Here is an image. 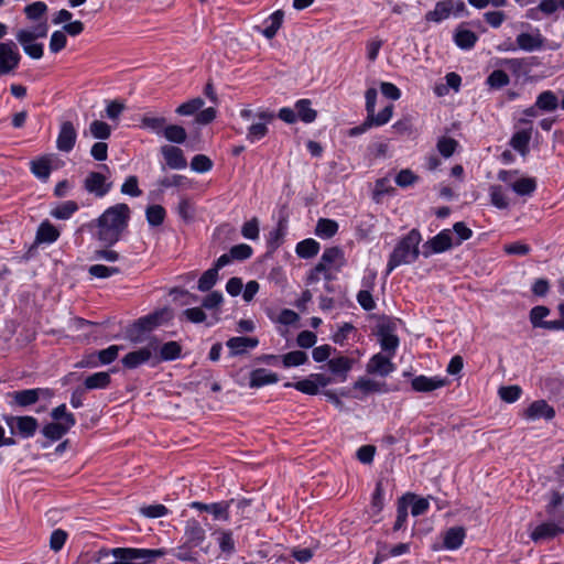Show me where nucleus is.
I'll return each instance as SVG.
<instances>
[{"label": "nucleus", "mask_w": 564, "mask_h": 564, "mask_svg": "<svg viewBox=\"0 0 564 564\" xmlns=\"http://www.w3.org/2000/svg\"><path fill=\"white\" fill-rule=\"evenodd\" d=\"M321 259L326 263L329 268L333 265H337L338 268L344 264V252L339 247H330L324 250Z\"/></svg>", "instance_id": "37998d69"}, {"label": "nucleus", "mask_w": 564, "mask_h": 564, "mask_svg": "<svg viewBox=\"0 0 564 564\" xmlns=\"http://www.w3.org/2000/svg\"><path fill=\"white\" fill-rule=\"evenodd\" d=\"M528 419L535 420L544 417L546 420L553 419L555 412L544 400L534 401L525 411Z\"/></svg>", "instance_id": "a878e982"}, {"label": "nucleus", "mask_w": 564, "mask_h": 564, "mask_svg": "<svg viewBox=\"0 0 564 564\" xmlns=\"http://www.w3.org/2000/svg\"><path fill=\"white\" fill-rule=\"evenodd\" d=\"M437 150L444 158H449L456 151L458 142L453 138L442 137L437 141Z\"/></svg>", "instance_id": "0e129e2a"}, {"label": "nucleus", "mask_w": 564, "mask_h": 564, "mask_svg": "<svg viewBox=\"0 0 564 564\" xmlns=\"http://www.w3.org/2000/svg\"><path fill=\"white\" fill-rule=\"evenodd\" d=\"M89 131L94 138L105 140L108 139L111 134L110 126L100 120H94L89 126Z\"/></svg>", "instance_id": "bf43d9fd"}, {"label": "nucleus", "mask_w": 564, "mask_h": 564, "mask_svg": "<svg viewBox=\"0 0 564 564\" xmlns=\"http://www.w3.org/2000/svg\"><path fill=\"white\" fill-rule=\"evenodd\" d=\"M120 192L123 195H129L131 197L141 196L142 191L139 188L138 177L135 175L128 176L124 183L121 185Z\"/></svg>", "instance_id": "680f3d73"}, {"label": "nucleus", "mask_w": 564, "mask_h": 564, "mask_svg": "<svg viewBox=\"0 0 564 564\" xmlns=\"http://www.w3.org/2000/svg\"><path fill=\"white\" fill-rule=\"evenodd\" d=\"M478 41V36L475 32L467 30L459 25L454 34L455 44L462 50H470L475 46Z\"/></svg>", "instance_id": "c85d7f7f"}, {"label": "nucleus", "mask_w": 564, "mask_h": 564, "mask_svg": "<svg viewBox=\"0 0 564 564\" xmlns=\"http://www.w3.org/2000/svg\"><path fill=\"white\" fill-rule=\"evenodd\" d=\"M391 358L389 355L384 356L381 352L373 355L366 366V371L369 375L389 376L395 369Z\"/></svg>", "instance_id": "ddd939ff"}, {"label": "nucleus", "mask_w": 564, "mask_h": 564, "mask_svg": "<svg viewBox=\"0 0 564 564\" xmlns=\"http://www.w3.org/2000/svg\"><path fill=\"white\" fill-rule=\"evenodd\" d=\"M466 532L462 527H453L445 531L443 538V546L446 550L459 549L465 540Z\"/></svg>", "instance_id": "393cba45"}, {"label": "nucleus", "mask_w": 564, "mask_h": 564, "mask_svg": "<svg viewBox=\"0 0 564 564\" xmlns=\"http://www.w3.org/2000/svg\"><path fill=\"white\" fill-rule=\"evenodd\" d=\"M393 113V106L388 105L384 107L378 115L372 112V116H367L369 121L371 122L372 127H380L386 124L392 117Z\"/></svg>", "instance_id": "338daca9"}, {"label": "nucleus", "mask_w": 564, "mask_h": 564, "mask_svg": "<svg viewBox=\"0 0 564 564\" xmlns=\"http://www.w3.org/2000/svg\"><path fill=\"white\" fill-rule=\"evenodd\" d=\"M486 83L492 89H500L510 83V78L505 70L495 69L487 77Z\"/></svg>", "instance_id": "3c124183"}, {"label": "nucleus", "mask_w": 564, "mask_h": 564, "mask_svg": "<svg viewBox=\"0 0 564 564\" xmlns=\"http://www.w3.org/2000/svg\"><path fill=\"white\" fill-rule=\"evenodd\" d=\"M490 194V202L491 204L499 208V209H506L509 207V199L503 193V189L499 185H492L489 188Z\"/></svg>", "instance_id": "864d4df0"}, {"label": "nucleus", "mask_w": 564, "mask_h": 564, "mask_svg": "<svg viewBox=\"0 0 564 564\" xmlns=\"http://www.w3.org/2000/svg\"><path fill=\"white\" fill-rule=\"evenodd\" d=\"M3 420L10 429L11 434L18 435L22 438L33 437L39 427L37 420L30 415H4Z\"/></svg>", "instance_id": "39448f33"}, {"label": "nucleus", "mask_w": 564, "mask_h": 564, "mask_svg": "<svg viewBox=\"0 0 564 564\" xmlns=\"http://www.w3.org/2000/svg\"><path fill=\"white\" fill-rule=\"evenodd\" d=\"M161 153L170 169L183 170L187 166L186 159L180 148L173 145H164L161 148Z\"/></svg>", "instance_id": "6ab92c4d"}, {"label": "nucleus", "mask_w": 564, "mask_h": 564, "mask_svg": "<svg viewBox=\"0 0 564 564\" xmlns=\"http://www.w3.org/2000/svg\"><path fill=\"white\" fill-rule=\"evenodd\" d=\"M279 381V376L265 368H257L250 372L249 387L258 389Z\"/></svg>", "instance_id": "412c9836"}, {"label": "nucleus", "mask_w": 564, "mask_h": 564, "mask_svg": "<svg viewBox=\"0 0 564 564\" xmlns=\"http://www.w3.org/2000/svg\"><path fill=\"white\" fill-rule=\"evenodd\" d=\"M204 100L200 97L193 98L180 105L175 112L180 116H192L200 110L204 106Z\"/></svg>", "instance_id": "6e6d98bb"}, {"label": "nucleus", "mask_w": 564, "mask_h": 564, "mask_svg": "<svg viewBox=\"0 0 564 564\" xmlns=\"http://www.w3.org/2000/svg\"><path fill=\"white\" fill-rule=\"evenodd\" d=\"M284 387H286V388L293 387L297 391L308 394V395H315L318 393L315 382L313 381V378H311V377L307 379L300 380L295 383L286 382L284 384Z\"/></svg>", "instance_id": "052dcab7"}, {"label": "nucleus", "mask_w": 564, "mask_h": 564, "mask_svg": "<svg viewBox=\"0 0 564 564\" xmlns=\"http://www.w3.org/2000/svg\"><path fill=\"white\" fill-rule=\"evenodd\" d=\"M159 356H154V365L160 361H171L180 358L182 352V347L177 341H167L161 346L159 349Z\"/></svg>", "instance_id": "7c9ffc66"}, {"label": "nucleus", "mask_w": 564, "mask_h": 564, "mask_svg": "<svg viewBox=\"0 0 564 564\" xmlns=\"http://www.w3.org/2000/svg\"><path fill=\"white\" fill-rule=\"evenodd\" d=\"M112 182L101 172H89L83 181V188L97 198L105 197L112 188Z\"/></svg>", "instance_id": "1a4fd4ad"}, {"label": "nucleus", "mask_w": 564, "mask_h": 564, "mask_svg": "<svg viewBox=\"0 0 564 564\" xmlns=\"http://www.w3.org/2000/svg\"><path fill=\"white\" fill-rule=\"evenodd\" d=\"M259 345L258 338L254 337H231L227 340V347L230 349L231 355H242L248 349H253Z\"/></svg>", "instance_id": "b1692460"}, {"label": "nucleus", "mask_w": 564, "mask_h": 564, "mask_svg": "<svg viewBox=\"0 0 564 564\" xmlns=\"http://www.w3.org/2000/svg\"><path fill=\"white\" fill-rule=\"evenodd\" d=\"M379 337L381 349L388 352L390 357H393L399 347L398 336L391 333L389 329L382 328L379 332Z\"/></svg>", "instance_id": "4c0bfd02"}, {"label": "nucleus", "mask_w": 564, "mask_h": 564, "mask_svg": "<svg viewBox=\"0 0 564 564\" xmlns=\"http://www.w3.org/2000/svg\"><path fill=\"white\" fill-rule=\"evenodd\" d=\"M354 389L360 390L364 393H387L390 391L386 382H380L370 378L361 377L354 383Z\"/></svg>", "instance_id": "bb28decb"}, {"label": "nucleus", "mask_w": 564, "mask_h": 564, "mask_svg": "<svg viewBox=\"0 0 564 564\" xmlns=\"http://www.w3.org/2000/svg\"><path fill=\"white\" fill-rule=\"evenodd\" d=\"M61 236L59 230L51 224L48 220H44L40 224L35 235V243L37 245H51L55 242Z\"/></svg>", "instance_id": "5701e85b"}, {"label": "nucleus", "mask_w": 564, "mask_h": 564, "mask_svg": "<svg viewBox=\"0 0 564 564\" xmlns=\"http://www.w3.org/2000/svg\"><path fill=\"white\" fill-rule=\"evenodd\" d=\"M194 547V545L185 541L182 545L172 549L171 554L181 561L195 562L197 560V552L193 551Z\"/></svg>", "instance_id": "8fccbe9b"}, {"label": "nucleus", "mask_w": 564, "mask_h": 564, "mask_svg": "<svg viewBox=\"0 0 564 564\" xmlns=\"http://www.w3.org/2000/svg\"><path fill=\"white\" fill-rule=\"evenodd\" d=\"M67 44V37L64 31L58 30L54 31L51 35L50 40V51L54 54L61 52L63 48H65Z\"/></svg>", "instance_id": "774afa93"}, {"label": "nucleus", "mask_w": 564, "mask_h": 564, "mask_svg": "<svg viewBox=\"0 0 564 564\" xmlns=\"http://www.w3.org/2000/svg\"><path fill=\"white\" fill-rule=\"evenodd\" d=\"M421 240L422 237L417 229L410 230L408 235L397 243L391 252L387 263L386 274L389 275L401 264L414 262L420 254L419 245Z\"/></svg>", "instance_id": "7ed1b4c3"}, {"label": "nucleus", "mask_w": 564, "mask_h": 564, "mask_svg": "<svg viewBox=\"0 0 564 564\" xmlns=\"http://www.w3.org/2000/svg\"><path fill=\"white\" fill-rule=\"evenodd\" d=\"M120 346L111 345L106 349H101L96 352L99 365H109L115 361L118 357Z\"/></svg>", "instance_id": "e2e57ef3"}, {"label": "nucleus", "mask_w": 564, "mask_h": 564, "mask_svg": "<svg viewBox=\"0 0 564 564\" xmlns=\"http://www.w3.org/2000/svg\"><path fill=\"white\" fill-rule=\"evenodd\" d=\"M167 552L163 549H135V547H115L101 549L97 553L96 561L101 562L109 555L113 556V561L107 564H151Z\"/></svg>", "instance_id": "f03ea898"}, {"label": "nucleus", "mask_w": 564, "mask_h": 564, "mask_svg": "<svg viewBox=\"0 0 564 564\" xmlns=\"http://www.w3.org/2000/svg\"><path fill=\"white\" fill-rule=\"evenodd\" d=\"M453 245L454 242L451 231L448 229H444L423 245L422 253L425 258H429L433 253H442L449 250Z\"/></svg>", "instance_id": "f8f14e48"}, {"label": "nucleus", "mask_w": 564, "mask_h": 564, "mask_svg": "<svg viewBox=\"0 0 564 564\" xmlns=\"http://www.w3.org/2000/svg\"><path fill=\"white\" fill-rule=\"evenodd\" d=\"M319 248L321 246L316 240L307 238L296 245L295 251L300 258L310 259L318 253Z\"/></svg>", "instance_id": "58836bf2"}, {"label": "nucleus", "mask_w": 564, "mask_h": 564, "mask_svg": "<svg viewBox=\"0 0 564 564\" xmlns=\"http://www.w3.org/2000/svg\"><path fill=\"white\" fill-rule=\"evenodd\" d=\"M282 364L285 368L297 367L307 362L308 357L306 352L302 350L290 351L282 357Z\"/></svg>", "instance_id": "09e8293b"}, {"label": "nucleus", "mask_w": 564, "mask_h": 564, "mask_svg": "<svg viewBox=\"0 0 564 564\" xmlns=\"http://www.w3.org/2000/svg\"><path fill=\"white\" fill-rule=\"evenodd\" d=\"M218 280V271L213 267L206 270L198 280V290L202 292L209 291Z\"/></svg>", "instance_id": "4d7b16f0"}, {"label": "nucleus", "mask_w": 564, "mask_h": 564, "mask_svg": "<svg viewBox=\"0 0 564 564\" xmlns=\"http://www.w3.org/2000/svg\"><path fill=\"white\" fill-rule=\"evenodd\" d=\"M466 10L462 0H441L436 2L433 10L426 12L425 21L441 23L447 20L452 14L459 17Z\"/></svg>", "instance_id": "20e7f679"}, {"label": "nucleus", "mask_w": 564, "mask_h": 564, "mask_svg": "<svg viewBox=\"0 0 564 564\" xmlns=\"http://www.w3.org/2000/svg\"><path fill=\"white\" fill-rule=\"evenodd\" d=\"M15 39L29 57L32 59H40L43 57L44 45L32 40L29 33H17Z\"/></svg>", "instance_id": "aec40b11"}, {"label": "nucleus", "mask_w": 564, "mask_h": 564, "mask_svg": "<svg viewBox=\"0 0 564 564\" xmlns=\"http://www.w3.org/2000/svg\"><path fill=\"white\" fill-rule=\"evenodd\" d=\"M21 62V54L13 41L0 42V77L13 73Z\"/></svg>", "instance_id": "423d86ee"}, {"label": "nucleus", "mask_w": 564, "mask_h": 564, "mask_svg": "<svg viewBox=\"0 0 564 564\" xmlns=\"http://www.w3.org/2000/svg\"><path fill=\"white\" fill-rule=\"evenodd\" d=\"M37 24L33 25L30 29H20L17 33H29L32 40L46 37L48 33V23L47 20L44 19L42 21H36Z\"/></svg>", "instance_id": "13d9d810"}, {"label": "nucleus", "mask_w": 564, "mask_h": 564, "mask_svg": "<svg viewBox=\"0 0 564 564\" xmlns=\"http://www.w3.org/2000/svg\"><path fill=\"white\" fill-rule=\"evenodd\" d=\"M274 118L275 115L273 111L262 108L256 110L254 119H257L258 121L253 122L248 128L246 139L250 143H254L263 139L269 132L268 124L271 123L274 120Z\"/></svg>", "instance_id": "0eeeda50"}, {"label": "nucleus", "mask_w": 564, "mask_h": 564, "mask_svg": "<svg viewBox=\"0 0 564 564\" xmlns=\"http://www.w3.org/2000/svg\"><path fill=\"white\" fill-rule=\"evenodd\" d=\"M532 137V129H522L516 132L511 140L510 145L513 150L525 156L529 153V143Z\"/></svg>", "instance_id": "cd10ccee"}, {"label": "nucleus", "mask_w": 564, "mask_h": 564, "mask_svg": "<svg viewBox=\"0 0 564 564\" xmlns=\"http://www.w3.org/2000/svg\"><path fill=\"white\" fill-rule=\"evenodd\" d=\"M561 533H564V512L556 520L538 524L531 531L530 538L533 542L539 543L552 540Z\"/></svg>", "instance_id": "6e6552de"}, {"label": "nucleus", "mask_w": 564, "mask_h": 564, "mask_svg": "<svg viewBox=\"0 0 564 564\" xmlns=\"http://www.w3.org/2000/svg\"><path fill=\"white\" fill-rule=\"evenodd\" d=\"M79 209L78 204L75 200H65L57 204L51 209L50 215L59 220L69 219Z\"/></svg>", "instance_id": "72a5a7b5"}, {"label": "nucleus", "mask_w": 564, "mask_h": 564, "mask_svg": "<svg viewBox=\"0 0 564 564\" xmlns=\"http://www.w3.org/2000/svg\"><path fill=\"white\" fill-rule=\"evenodd\" d=\"M284 13L281 10L274 11L268 19L264 21V29L261 30V33L268 40L273 39L283 23Z\"/></svg>", "instance_id": "2f4dec72"}, {"label": "nucleus", "mask_w": 564, "mask_h": 564, "mask_svg": "<svg viewBox=\"0 0 564 564\" xmlns=\"http://www.w3.org/2000/svg\"><path fill=\"white\" fill-rule=\"evenodd\" d=\"M158 348L159 341L156 339H151L145 347L127 354L122 358L121 362L123 367L128 369H135L139 366L150 361L153 355L158 351Z\"/></svg>", "instance_id": "9b49d317"}, {"label": "nucleus", "mask_w": 564, "mask_h": 564, "mask_svg": "<svg viewBox=\"0 0 564 564\" xmlns=\"http://www.w3.org/2000/svg\"><path fill=\"white\" fill-rule=\"evenodd\" d=\"M216 533L219 534L218 544L221 552L227 555L232 554L236 550L232 532L228 530H219Z\"/></svg>", "instance_id": "5fc2aeb1"}, {"label": "nucleus", "mask_w": 564, "mask_h": 564, "mask_svg": "<svg viewBox=\"0 0 564 564\" xmlns=\"http://www.w3.org/2000/svg\"><path fill=\"white\" fill-rule=\"evenodd\" d=\"M72 427L66 424H62L58 422H52L46 424L42 433L43 435L52 442L61 440Z\"/></svg>", "instance_id": "79ce46f5"}, {"label": "nucleus", "mask_w": 564, "mask_h": 564, "mask_svg": "<svg viewBox=\"0 0 564 564\" xmlns=\"http://www.w3.org/2000/svg\"><path fill=\"white\" fill-rule=\"evenodd\" d=\"M51 394L50 389L43 388L12 391L8 393L9 405L12 408H28L35 404L42 397H50Z\"/></svg>", "instance_id": "9d476101"}, {"label": "nucleus", "mask_w": 564, "mask_h": 564, "mask_svg": "<svg viewBox=\"0 0 564 564\" xmlns=\"http://www.w3.org/2000/svg\"><path fill=\"white\" fill-rule=\"evenodd\" d=\"M121 270L118 267H108L104 264H93L88 268V273L96 279H107L119 274Z\"/></svg>", "instance_id": "de8ad7c7"}, {"label": "nucleus", "mask_w": 564, "mask_h": 564, "mask_svg": "<svg viewBox=\"0 0 564 564\" xmlns=\"http://www.w3.org/2000/svg\"><path fill=\"white\" fill-rule=\"evenodd\" d=\"M519 196H531L536 189L534 177H519L511 188Z\"/></svg>", "instance_id": "a19ab883"}, {"label": "nucleus", "mask_w": 564, "mask_h": 564, "mask_svg": "<svg viewBox=\"0 0 564 564\" xmlns=\"http://www.w3.org/2000/svg\"><path fill=\"white\" fill-rule=\"evenodd\" d=\"M189 507L198 511H205L213 516L215 520L228 521L229 520V501H220L214 503H204L199 501H193Z\"/></svg>", "instance_id": "4468645a"}, {"label": "nucleus", "mask_w": 564, "mask_h": 564, "mask_svg": "<svg viewBox=\"0 0 564 564\" xmlns=\"http://www.w3.org/2000/svg\"><path fill=\"white\" fill-rule=\"evenodd\" d=\"M294 108L296 110L297 119L311 123L317 117V111L312 108V101L310 99H300L295 102Z\"/></svg>", "instance_id": "e433bc0d"}, {"label": "nucleus", "mask_w": 564, "mask_h": 564, "mask_svg": "<svg viewBox=\"0 0 564 564\" xmlns=\"http://www.w3.org/2000/svg\"><path fill=\"white\" fill-rule=\"evenodd\" d=\"M77 132L70 121H64L56 140V148L62 152H70L76 143Z\"/></svg>", "instance_id": "dca6fc26"}, {"label": "nucleus", "mask_w": 564, "mask_h": 564, "mask_svg": "<svg viewBox=\"0 0 564 564\" xmlns=\"http://www.w3.org/2000/svg\"><path fill=\"white\" fill-rule=\"evenodd\" d=\"M130 208L124 203H119L107 208L96 219L95 237L106 248L116 245L127 230L130 219Z\"/></svg>", "instance_id": "f257e3e1"}, {"label": "nucleus", "mask_w": 564, "mask_h": 564, "mask_svg": "<svg viewBox=\"0 0 564 564\" xmlns=\"http://www.w3.org/2000/svg\"><path fill=\"white\" fill-rule=\"evenodd\" d=\"M337 231H338V224L335 220L328 219V218H321L317 221V225L315 228L316 236H318L319 238H323V239H329V238L334 237L337 234Z\"/></svg>", "instance_id": "ea45409f"}, {"label": "nucleus", "mask_w": 564, "mask_h": 564, "mask_svg": "<svg viewBox=\"0 0 564 564\" xmlns=\"http://www.w3.org/2000/svg\"><path fill=\"white\" fill-rule=\"evenodd\" d=\"M354 360L348 357H336L328 360V368L332 373L340 376L341 381H345L347 378V373L352 368Z\"/></svg>", "instance_id": "473e14b6"}, {"label": "nucleus", "mask_w": 564, "mask_h": 564, "mask_svg": "<svg viewBox=\"0 0 564 564\" xmlns=\"http://www.w3.org/2000/svg\"><path fill=\"white\" fill-rule=\"evenodd\" d=\"M535 102L536 107H539L542 112L555 111L560 106L558 98L552 90H544L539 94Z\"/></svg>", "instance_id": "f704fd0d"}, {"label": "nucleus", "mask_w": 564, "mask_h": 564, "mask_svg": "<svg viewBox=\"0 0 564 564\" xmlns=\"http://www.w3.org/2000/svg\"><path fill=\"white\" fill-rule=\"evenodd\" d=\"M446 378L426 377L424 375L416 376L411 381L412 390L415 392H432L447 384Z\"/></svg>", "instance_id": "f3484780"}, {"label": "nucleus", "mask_w": 564, "mask_h": 564, "mask_svg": "<svg viewBox=\"0 0 564 564\" xmlns=\"http://www.w3.org/2000/svg\"><path fill=\"white\" fill-rule=\"evenodd\" d=\"M162 133L167 141L174 143H183L187 137L186 130L177 124L165 126Z\"/></svg>", "instance_id": "49530a36"}, {"label": "nucleus", "mask_w": 564, "mask_h": 564, "mask_svg": "<svg viewBox=\"0 0 564 564\" xmlns=\"http://www.w3.org/2000/svg\"><path fill=\"white\" fill-rule=\"evenodd\" d=\"M111 382L110 373L107 371H99L88 376L84 380L83 388L88 390L107 389Z\"/></svg>", "instance_id": "c756f323"}, {"label": "nucleus", "mask_w": 564, "mask_h": 564, "mask_svg": "<svg viewBox=\"0 0 564 564\" xmlns=\"http://www.w3.org/2000/svg\"><path fill=\"white\" fill-rule=\"evenodd\" d=\"M145 217L150 226H160L164 221L165 209L161 205H151L145 210Z\"/></svg>", "instance_id": "603ef678"}, {"label": "nucleus", "mask_w": 564, "mask_h": 564, "mask_svg": "<svg viewBox=\"0 0 564 564\" xmlns=\"http://www.w3.org/2000/svg\"><path fill=\"white\" fill-rule=\"evenodd\" d=\"M213 167L212 160L204 154H196L191 161V169L197 173H206Z\"/></svg>", "instance_id": "69168bd1"}, {"label": "nucleus", "mask_w": 564, "mask_h": 564, "mask_svg": "<svg viewBox=\"0 0 564 564\" xmlns=\"http://www.w3.org/2000/svg\"><path fill=\"white\" fill-rule=\"evenodd\" d=\"M206 538L203 525L196 519H188L185 522L184 539L188 544L200 546Z\"/></svg>", "instance_id": "a211bd4d"}, {"label": "nucleus", "mask_w": 564, "mask_h": 564, "mask_svg": "<svg viewBox=\"0 0 564 564\" xmlns=\"http://www.w3.org/2000/svg\"><path fill=\"white\" fill-rule=\"evenodd\" d=\"M30 170L35 177L45 182L48 180L52 172L51 160L45 156L32 160Z\"/></svg>", "instance_id": "c9c22d12"}, {"label": "nucleus", "mask_w": 564, "mask_h": 564, "mask_svg": "<svg viewBox=\"0 0 564 564\" xmlns=\"http://www.w3.org/2000/svg\"><path fill=\"white\" fill-rule=\"evenodd\" d=\"M163 314L162 313H153L149 314L147 316L140 317L135 323L133 324L132 332H138V335H133L131 333V339L135 343L142 341L141 334L151 332L155 327H158L161 324Z\"/></svg>", "instance_id": "2eb2a0df"}, {"label": "nucleus", "mask_w": 564, "mask_h": 564, "mask_svg": "<svg viewBox=\"0 0 564 564\" xmlns=\"http://www.w3.org/2000/svg\"><path fill=\"white\" fill-rule=\"evenodd\" d=\"M24 14L30 21H42L45 18L47 6L43 1H35L24 7Z\"/></svg>", "instance_id": "c03bdc74"}, {"label": "nucleus", "mask_w": 564, "mask_h": 564, "mask_svg": "<svg viewBox=\"0 0 564 564\" xmlns=\"http://www.w3.org/2000/svg\"><path fill=\"white\" fill-rule=\"evenodd\" d=\"M516 41L518 47L525 52L540 50L544 43V39L538 29L533 33H520Z\"/></svg>", "instance_id": "4be33fe9"}, {"label": "nucleus", "mask_w": 564, "mask_h": 564, "mask_svg": "<svg viewBox=\"0 0 564 564\" xmlns=\"http://www.w3.org/2000/svg\"><path fill=\"white\" fill-rule=\"evenodd\" d=\"M51 416L55 422L66 424L73 427L76 424V420L73 413L67 412L66 405L61 404L52 410Z\"/></svg>", "instance_id": "a18cd8bd"}]
</instances>
